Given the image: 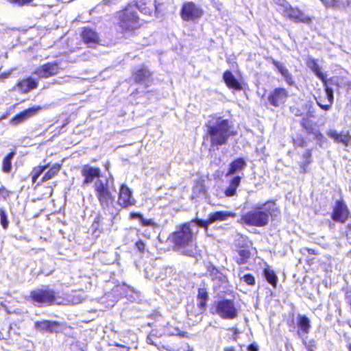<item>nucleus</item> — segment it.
Masks as SVG:
<instances>
[{"label":"nucleus","instance_id":"nucleus-24","mask_svg":"<svg viewBox=\"0 0 351 351\" xmlns=\"http://www.w3.org/2000/svg\"><path fill=\"white\" fill-rule=\"evenodd\" d=\"M324 86H325V93H324L325 98L324 99L327 100L328 104H322L318 100L317 101V104L322 109H323L324 110H328L330 109L331 105L333 102V98H334L333 97V90L331 88H330L327 86L326 81H325V82H324Z\"/></svg>","mask_w":351,"mask_h":351},{"label":"nucleus","instance_id":"nucleus-17","mask_svg":"<svg viewBox=\"0 0 351 351\" xmlns=\"http://www.w3.org/2000/svg\"><path fill=\"white\" fill-rule=\"evenodd\" d=\"M326 134L336 143H342L344 146H348L351 142V136L348 132L338 133L335 130L330 129L327 131Z\"/></svg>","mask_w":351,"mask_h":351},{"label":"nucleus","instance_id":"nucleus-49","mask_svg":"<svg viewBox=\"0 0 351 351\" xmlns=\"http://www.w3.org/2000/svg\"><path fill=\"white\" fill-rule=\"evenodd\" d=\"M199 189V191H203V186L202 185H199V186H196L195 188H194V191L196 190V189Z\"/></svg>","mask_w":351,"mask_h":351},{"label":"nucleus","instance_id":"nucleus-16","mask_svg":"<svg viewBox=\"0 0 351 351\" xmlns=\"http://www.w3.org/2000/svg\"><path fill=\"white\" fill-rule=\"evenodd\" d=\"M82 174L84 177L82 186H85L92 183L95 178H104V177L100 176V169L99 168H94L88 165L84 166L82 169Z\"/></svg>","mask_w":351,"mask_h":351},{"label":"nucleus","instance_id":"nucleus-52","mask_svg":"<svg viewBox=\"0 0 351 351\" xmlns=\"http://www.w3.org/2000/svg\"><path fill=\"white\" fill-rule=\"evenodd\" d=\"M317 100H318L319 101H320L322 104H324L325 100H326L325 99H324V100H322V98H321V97H319V99H317Z\"/></svg>","mask_w":351,"mask_h":351},{"label":"nucleus","instance_id":"nucleus-46","mask_svg":"<svg viewBox=\"0 0 351 351\" xmlns=\"http://www.w3.org/2000/svg\"><path fill=\"white\" fill-rule=\"evenodd\" d=\"M311 152L309 150H307L305 154H304V158L306 160H308L311 157Z\"/></svg>","mask_w":351,"mask_h":351},{"label":"nucleus","instance_id":"nucleus-42","mask_svg":"<svg viewBox=\"0 0 351 351\" xmlns=\"http://www.w3.org/2000/svg\"><path fill=\"white\" fill-rule=\"evenodd\" d=\"M14 3L19 5H23L32 1V0H14Z\"/></svg>","mask_w":351,"mask_h":351},{"label":"nucleus","instance_id":"nucleus-13","mask_svg":"<svg viewBox=\"0 0 351 351\" xmlns=\"http://www.w3.org/2000/svg\"><path fill=\"white\" fill-rule=\"evenodd\" d=\"M288 98V92L286 89L278 88L274 90L268 97L269 104L275 107L283 104Z\"/></svg>","mask_w":351,"mask_h":351},{"label":"nucleus","instance_id":"nucleus-15","mask_svg":"<svg viewBox=\"0 0 351 351\" xmlns=\"http://www.w3.org/2000/svg\"><path fill=\"white\" fill-rule=\"evenodd\" d=\"M42 108L40 106H34L21 112V113L14 116L11 120L10 123L12 125H18L23 123L30 117L36 115Z\"/></svg>","mask_w":351,"mask_h":351},{"label":"nucleus","instance_id":"nucleus-3","mask_svg":"<svg viewBox=\"0 0 351 351\" xmlns=\"http://www.w3.org/2000/svg\"><path fill=\"white\" fill-rule=\"evenodd\" d=\"M206 126L212 146L224 145L230 136L235 135V133L232 131L229 121L221 117H213Z\"/></svg>","mask_w":351,"mask_h":351},{"label":"nucleus","instance_id":"nucleus-43","mask_svg":"<svg viewBox=\"0 0 351 351\" xmlns=\"http://www.w3.org/2000/svg\"><path fill=\"white\" fill-rule=\"evenodd\" d=\"M130 217L132 219H139V221H141V219L143 217V216L140 213H132L130 214Z\"/></svg>","mask_w":351,"mask_h":351},{"label":"nucleus","instance_id":"nucleus-47","mask_svg":"<svg viewBox=\"0 0 351 351\" xmlns=\"http://www.w3.org/2000/svg\"><path fill=\"white\" fill-rule=\"evenodd\" d=\"M229 330H232L233 332L234 335V339L236 340V335L239 333L238 330L235 328H230Z\"/></svg>","mask_w":351,"mask_h":351},{"label":"nucleus","instance_id":"nucleus-8","mask_svg":"<svg viewBox=\"0 0 351 351\" xmlns=\"http://www.w3.org/2000/svg\"><path fill=\"white\" fill-rule=\"evenodd\" d=\"M279 5L282 7L281 12L284 16L294 22H300L309 24L311 23V19L306 16L302 11L291 7L286 0H279Z\"/></svg>","mask_w":351,"mask_h":351},{"label":"nucleus","instance_id":"nucleus-5","mask_svg":"<svg viewBox=\"0 0 351 351\" xmlns=\"http://www.w3.org/2000/svg\"><path fill=\"white\" fill-rule=\"evenodd\" d=\"M247 164L245 160L242 158H237L233 160L230 164L227 171L226 176L229 177L236 173H240V175L232 177L229 182V186L225 190V195L227 197H232L235 195L237 189L240 185L241 180L243 176V173L241 172L246 167Z\"/></svg>","mask_w":351,"mask_h":351},{"label":"nucleus","instance_id":"nucleus-10","mask_svg":"<svg viewBox=\"0 0 351 351\" xmlns=\"http://www.w3.org/2000/svg\"><path fill=\"white\" fill-rule=\"evenodd\" d=\"M204 14L202 8L192 1L184 2L180 11V16L184 21H195Z\"/></svg>","mask_w":351,"mask_h":351},{"label":"nucleus","instance_id":"nucleus-32","mask_svg":"<svg viewBox=\"0 0 351 351\" xmlns=\"http://www.w3.org/2000/svg\"><path fill=\"white\" fill-rule=\"evenodd\" d=\"M14 156V153L11 152L4 158L3 160L2 169L5 173H9L10 171L12 168L11 160L13 158Z\"/></svg>","mask_w":351,"mask_h":351},{"label":"nucleus","instance_id":"nucleus-25","mask_svg":"<svg viewBox=\"0 0 351 351\" xmlns=\"http://www.w3.org/2000/svg\"><path fill=\"white\" fill-rule=\"evenodd\" d=\"M208 298V295L207 291L204 288L199 289L197 300V306L199 308L200 313H203L206 310Z\"/></svg>","mask_w":351,"mask_h":351},{"label":"nucleus","instance_id":"nucleus-39","mask_svg":"<svg viewBox=\"0 0 351 351\" xmlns=\"http://www.w3.org/2000/svg\"><path fill=\"white\" fill-rule=\"evenodd\" d=\"M9 196V192L2 185H0V198L6 199Z\"/></svg>","mask_w":351,"mask_h":351},{"label":"nucleus","instance_id":"nucleus-31","mask_svg":"<svg viewBox=\"0 0 351 351\" xmlns=\"http://www.w3.org/2000/svg\"><path fill=\"white\" fill-rule=\"evenodd\" d=\"M326 8L333 9H341L344 8V3L340 0H320Z\"/></svg>","mask_w":351,"mask_h":351},{"label":"nucleus","instance_id":"nucleus-37","mask_svg":"<svg viewBox=\"0 0 351 351\" xmlns=\"http://www.w3.org/2000/svg\"><path fill=\"white\" fill-rule=\"evenodd\" d=\"M300 123L302 128H304L307 132H311L312 127L308 118H303Z\"/></svg>","mask_w":351,"mask_h":351},{"label":"nucleus","instance_id":"nucleus-28","mask_svg":"<svg viewBox=\"0 0 351 351\" xmlns=\"http://www.w3.org/2000/svg\"><path fill=\"white\" fill-rule=\"evenodd\" d=\"M274 65L277 67L278 71L284 77L287 84L289 85H292L293 84V81L292 80L291 75L290 74L287 69L285 66H283L282 64L278 62H275Z\"/></svg>","mask_w":351,"mask_h":351},{"label":"nucleus","instance_id":"nucleus-6","mask_svg":"<svg viewBox=\"0 0 351 351\" xmlns=\"http://www.w3.org/2000/svg\"><path fill=\"white\" fill-rule=\"evenodd\" d=\"M136 5H130L117 13L119 27L123 31H132L139 26Z\"/></svg>","mask_w":351,"mask_h":351},{"label":"nucleus","instance_id":"nucleus-19","mask_svg":"<svg viewBox=\"0 0 351 351\" xmlns=\"http://www.w3.org/2000/svg\"><path fill=\"white\" fill-rule=\"evenodd\" d=\"M348 215V210L346 204L341 201H337L332 213V219L335 221L343 222Z\"/></svg>","mask_w":351,"mask_h":351},{"label":"nucleus","instance_id":"nucleus-44","mask_svg":"<svg viewBox=\"0 0 351 351\" xmlns=\"http://www.w3.org/2000/svg\"><path fill=\"white\" fill-rule=\"evenodd\" d=\"M0 330L3 332V333H6L10 330L9 325L3 324V326H1Z\"/></svg>","mask_w":351,"mask_h":351},{"label":"nucleus","instance_id":"nucleus-40","mask_svg":"<svg viewBox=\"0 0 351 351\" xmlns=\"http://www.w3.org/2000/svg\"><path fill=\"white\" fill-rule=\"evenodd\" d=\"M294 144L296 146L305 147L306 142L303 138H299L294 141Z\"/></svg>","mask_w":351,"mask_h":351},{"label":"nucleus","instance_id":"nucleus-36","mask_svg":"<svg viewBox=\"0 0 351 351\" xmlns=\"http://www.w3.org/2000/svg\"><path fill=\"white\" fill-rule=\"evenodd\" d=\"M0 220L3 228L6 229L8 226V221L7 219L6 214L2 208H0Z\"/></svg>","mask_w":351,"mask_h":351},{"label":"nucleus","instance_id":"nucleus-23","mask_svg":"<svg viewBox=\"0 0 351 351\" xmlns=\"http://www.w3.org/2000/svg\"><path fill=\"white\" fill-rule=\"evenodd\" d=\"M151 73L147 69L141 68L133 74L132 77L134 82L147 85Z\"/></svg>","mask_w":351,"mask_h":351},{"label":"nucleus","instance_id":"nucleus-1","mask_svg":"<svg viewBox=\"0 0 351 351\" xmlns=\"http://www.w3.org/2000/svg\"><path fill=\"white\" fill-rule=\"evenodd\" d=\"M198 226L197 219L191 220L178 227L176 230L169 237V241L173 244L175 250L180 253L193 256L194 252L191 249L195 230L197 231Z\"/></svg>","mask_w":351,"mask_h":351},{"label":"nucleus","instance_id":"nucleus-53","mask_svg":"<svg viewBox=\"0 0 351 351\" xmlns=\"http://www.w3.org/2000/svg\"><path fill=\"white\" fill-rule=\"evenodd\" d=\"M348 240L349 243H351V237L349 235H348Z\"/></svg>","mask_w":351,"mask_h":351},{"label":"nucleus","instance_id":"nucleus-20","mask_svg":"<svg viewBox=\"0 0 351 351\" xmlns=\"http://www.w3.org/2000/svg\"><path fill=\"white\" fill-rule=\"evenodd\" d=\"M59 327L57 322L49 320L38 321L34 323V328L40 332H56Z\"/></svg>","mask_w":351,"mask_h":351},{"label":"nucleus","instance_id":"nucleus-45","mask_svg":"<svg viewBox=\"0 0 351 351\" xmlns=\"http://www.w3.org/2000/svg\"><path fill=\"white\" fill-rule=\"evenodd\" d=\"M248 351H258V346L255 344H250L247 348Z\"/></svg>","mask_w":351,"mask_h":351},{"label":"nucleus","instance_id":"nucleus-38","mask_svg":"<svg viewBox=\"0 0 351 351\" xmlns=\"http://www.w3.org/2000/svg\"><path fill=\"white\" fill-rule=\"evenodd\" d=\"M141 223L144 226H152L154 227L156 226L155 222L152 219H146L142 217L140 221Z\"/></svg>","mask_w":351,"mask_h":351},{"label":"nucleus","instance_id":"nucleus-7","mask_svg":"<svg viewBox=\"0 0 351 351\" xmlns=\"http://www.w3.org/2000/svg\"><path fill=\"white\" fill-rule=\"evenodd\" d=\"M29 298L36 306H49L54 304L56 294L53 290L49 289H37L31 292Z\"/></svg>","mask_w":351,"mask_h":351},{"label":"nucleus","instance_id":"nucleus-9","mask_svg":"<svg viewBox=\"0 0 351 351\" xmlns=\"http://www.w3.org/2000/svg\"><path fill=\"white\" fill-rule=\"evenodd\" d=\"M216 313L222 319H233L238 315V309L232 300L218 301L215 305Z\"/></svg>","mask_w":351,"mask_h":351},{"label":"nucleus","instance_id":"nucleus-55","mask_svg":"<svg viewBox=\"0 0 351 351\" xmlns=\"http://www.w3.org/2000/svg\"><path fill=\"white\" fill-rule=\"evenodd\" d=\"M295 115L298 116L300 115V114L298 113V110L295 111V112H294Z\"/></svg>","mask_w":351,"mask_h":351},{"label":"nucleus","instance_id":"nucleus-30","mask_svg":"<svg viewBox=\"0 0 351 351\" xmlns=\"http://www.w3.org/2000/svg\"><path fill=\"white\" fill-rule=\"evenodd\" d=\"M264 276L267 281L274 287H276L277 284V277L274 271L269 268H266L264 269Z\"/></svg>","mask_w":351,"mask_h":351},{"label":"nucleus","instance_id":"nucleus-27","mask_svg":"<svg viewBox=\"0 0 351 351\" xmlns=\"http://www.w3.org/2000/svg\"><path fill=\"white\" fill-rule=\"evenodd\" d=\"M307 65L311 69V71L317 76V77H319L323 82H325V76L321 71L320 68L315 59L309 58L307 62Z\"/></svg>","mask_w":351,"mask_h":351},{"label":"nucleus","instance_id":"nucleus-35","mask_svg":"<svg viewBox=\"0 0 351 351\" xmlns=\"http://www.w3.org/2000/svg\"><path fill=\"white\" fill-rule=\"evenodd\" d=\"M240 279L243 280L248 285H254L255 284L254 277L251 274H245L243 276H241L239 274Z\"/></svg>","mask_w":351,"mask_h":351},{"label":"nucleus","instance_id":"nucleus-21","mask_svg":"<svg viewBox=\"0 0 351 351\" xmlns=\"http://www.w3.org/2000/svg\"><path fill=\"white\" fill-rule=\"evenodd\" d=\"M297 325L299 328L298 334L300 332L303 334H308L310 328H311L310 319L303 315H298L297 317Z\"/></svg>","mask_w":351,"mask_h":351},{"label":"nucleus","instance_id":"nucleus-18","mask_svg":"<svg viewBox=\"0 0 351 351\" xmlns=\"http://www.w3.org/2000/svg\"><path fill=\"white\" fill-rule=\"evenodd\" d=\"M81 36L84 43L90 47H93L99 43L98 34L92 29L86 27L84 28Z\"/></svg>","mask_w":351,"mask_h":351},{"label":"nucleus","instance_id":"nucleus-33","mask_svg":"<svg viewBox=\"0 0 351 351\" xmlns=\"http://www.w3.org/2000/svg\"><path fill=\"white\" fill-rule=\"evenodd\" d=\"M49 167V165L38 166L33 169L32 171V182L36 183L40 176Z\"/></svg>","mask_w":351,"mask_h":351},{"label":"nucleus","instance_id":"nucleus-22","mask_svg":"<svg viewBox=\"0 0 351 351\" xmlns=\"http://www.w3.org/2000/svg\"><path fill=\"white\" fill-rule=\"evenodd\" d=\"M223 78L225 83L230 88H232L236 90H241L242 89L241 84L237 81L230 71H226L223 73Z\"/></svg>","mask_w":351,"mask_h":351},{"label":"nucleus","instance_id":"nucleus-54","mask_svg":"<svg viewBox=\"0 0 351 351\" xmlns=\"http://www.w3.org/2000/svg\"><path fill=\"white\" fill-rule=\"evenodd\" d=\"M115 346L117 347H124L123 346L121 345L120 343H116Z\"/></svg>","mask_w":351,"mask_h":351},{"label":"nucleus","instance_id":"nucleus-14","mask_svg":"<svg viewBox=\"0 0 351 351\" xmlns=\"http://www.w3.org/2000/svg\"><path fill=\"white\" fill-rule=\"evenodd\" d=\"M134 203L135 200L132 197V191L125 184H122L119 189L118 204L126 208L134 205Z\"/></svg>","mask_w":351,"mask_h":351},{"label":"nucleus","instance_id":"nucleus-29","mask_svg":"<svg viewBox=\"0 0 351 351\" xmlns=\"http://www.w3.org/2000/svg\"><path fill=\"white\" fill-rule=\"evenodd\" d=\"M61 169V165L59 164L53 165L49 170L44 175L42 178V182H46L49 180L53 178L55 176L58 174Z\"/></svg>","mask_w":351,"mask_h":351},{"label":"nucleus","instance_id":"nucleus-11","mask_svg":"<svg viewBox=\"0 0 351 351\" xmlns=\"http://www.w3.org/2000/svg\"><path fill=\"white\" fill-rule=\"evenodd\" d=\"M235 215V213L229 211H217L210 213L208 220L197 219V222L199 226L204 228L207 230L209 224L218 221H226L230 217H234Z\"/></svg>","mask_w":351,"mask_h":351},{"label":"nucleus","instance_id":"nucleus-12","mask_svg":"<svg viewBox=\"0 0 351 351\" xmlns=\"http://www.w3.org/2000/svg\"><path fill=\"white\" fill-rule=\"evenodd\" d=\"M60 69L61 68L59 66L58 62H48L38 67L35 71L34 73L39 77L47 78L57 75L60 72Z\"/></svg>","mask_w":351,"mask_h":351},{"label":"nucleus","instance_id":"nucleus-41","mask_svg":"<svg viewBox=\"0 0 351 351\" xmlns=\"http://www.w3.org/2000/svg\"><path fill=\"white\" fill-rule=\"evenodd\" d=\"M136 246L140 252H143L145 249V244L142 241H138L136 243Z\"/></svg>","mask_w":351,"mask_h":351},{"label":"nucleus","instance_id":"nucleus-2","mask_svg":"<svg viewBox=\"0 0 351 351\" xmlns=\"http://www.w3.org/2000/svg\"><path fill=\"white\" fill-rule=\"evenodd\" d=\"M276 210V204L274 201L256 204L251 210L241 215L239 222L249 226L264 227L269 223V215H271Z\"/></svg>","mask_w":351,"mask_h":351},{"label":"nucleus","instance_id":"nucleus-26","mask_svg":"<svg viewBox=\"0 0 351 351\" xmlns=\"http://www.w3.org/2000/svg\"><path fill=\"white\" fill-rule=\"evenodd\" d=\"M38 82L32 78H27L19 82L17 84L19 89L23 93H27L30 90L37 87Z\"/></svg>","mask_w":351,"mask_h":351},{"label":"nucleus","instance_id":"nucleus-34","mask_svg":"<svg viewBox=\"0 0 351 351\" xmlns=\"http://www.w3.org/2000/svg\"><path fill=\"white\" fill-rule=\"evenodd\" d=\"M239 256L236 258V262L239 265L245 264L250 257V252L247 250H240L238 252Z\"/></svg>","mask_w":351,"mask_h":351},{"label":"nucleus","instance_id":"nucleus-50","mask_svg":"<svg viewBox=\"0 0 351 351\" xmlns=\"http://www.w3.org/2000/svg\"><path fill=\"white\" fill-rule=\"evenodd\" d=\"M99 219H100L99 217H97V218H95L94 223H93V226L95 225V223H98L99 221Z\"/></svg>","mask_w":351,"mask_h":351},{"label":"nucleus","instance_id":"nucleus-4","mask_svg":"<svg viewBox=\"0 0 351 351\" xmlns=\"http://www.w3.org/2000/svg\"><path fill=\"white\" fill-rule=\"evenodd\" d=\"M112 191H114L113 183L106 178L97 179L94 183L95 195L104 210L109 208L114 201Z\"/></svg>","mask_w":351,"mask_h":351},{"label":"nucleus","instance_id":"nucleus-51","mask_svg":"<svg viewBox=\"0 0 351 351\" xmlns=\"http://www.w3.org/2000/svg\"><path fill=\"white\" fill-rule=\"evenodd\" d=\"M308 252L310 254H315V250L313 249H308Z\"/></svg>","mask_w":351,"mask_h":351},{"label":"nucleus","instance_id":"nucleus-48","mask_svg":"<svg viewBox=\"0 0 351 351\" xmlns=\"http://www.w3.org/2000/svg\"><path fill=\"white\" fill-rule=\"evenodd\" d=\"M224 351H235L233 347H226L224 348Z\"/></svg>","mask_w":351,"mask_h":351}]
</instances>
